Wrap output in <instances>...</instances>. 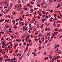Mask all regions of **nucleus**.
Instances as JSON below:
<instances>
[{"instance_id":"46","label":"nucleus","mask_w":62,"mask_h":62,"mask_svg":"<svg viewBox=\"0 0 62 62\" xmlns=\"http://www.w3.org/2000/svg\"><path fill=\"white\" fill-rule=\"evenodd\" d=\"M62 37V35H61L60 36V38H61V37Z\"/></svg>"},{"instance_id":"35","label":"nucleus","mask_w":62,"mask_h":62,"mask_svg":"<svg viewBox=\"0 0 62 62\" xmlns=\"http://www.w3.org/2000/svg\"><path fill=\"white\" fill-rule=\"evenodd\" d=\"M22 45V43H21L19 45V46H21Z\"/></svg>"},{"instance_id":"37","label":"nucleus","mask_w":62,"mask_h":62,"mask_svg":"<svg viewBox=\"0 0 62 62\" xmlns=\"http://www.w3.org/2000/svg\"><path fill=\"white\" fill-rule=\"evenodd\" d=\"M31 24H29V27H31Z\"/></svg>"},{"instance_id":"7","label":"nucleus","mask_w":62,"mask_h":62,"mask_svg":"<svg viewBox=\"0 0 62 62\" xmlns=\"http://www.w3.org/2000/svg\"><path fill=\"white\" fill-rule=\"evenodd\" d=\"M46 54H47V53H46V52H45L44 53V54L45 55H46Z\"/></svg>"},{"instance_id":"36","label":"nucleus","mask_w":62,"mask_h":62,"mask_svg":"<svg viewBox=\"0 0 62 62\" xmlns=\"http://www.w3.org/2000/svg\"><path fill=\"white\" fill-rule=\"evenodd\" d=\"M53 10H51L50 11V12L51 13H52V12H53Z\"/></svg>"},{"instance_id":"59","label":"nucleus","mask_w":62,"mask_h":62,"mask_svg":"<svg viewBox=\"0 0 62 62\" xmlns=\"http://www.w3.org/2000/svg\"><path fill=\"white\" fill-rule=\"evenodd\" d=\"M5 62H6L7 61V59H6L5 60Z\"/></svg>"},{"instance_id":"54","label":"nucleus","mask_w":62,"mask_h":62,"mask_svg":"<svg viewBox=\"0 0 62 62\" xmlns=\"http://www.w3.org/2000/svg\"><path fill=\"white\" fill-rule=\"evenodd\" d=\"M9 44H12V43L10 42H9Z\"/></svg>"},{"instance_id":"61","label":"nucleus","mask_w":62,"mask_h":62,"mask_svg":"<svg viewBox=\"0 0 62 62\" xmlns=\"http://www.w3.org/2000/svg\"><path fill=\"white\" fill-rule=\"evenodd\" d=\"M46 24H47V23H46L45 24V25H46Z\"/></svg>"},{"instance_id":"57","label":"nucleus","mask_w":62,"mask_h":62,"mask_svg":"<svg viewBox=\"0 0 62 62\" xmlns=\"http://www.w3.org/2000/svg\"><path fill=\"white\" fill-rule=\"evenodd\" d=\"M10 7H11V6H12V4H10Z\"/></svg>"},{"instance_id":"18","label":"nucleus","mask_w":62,"mask_h":62,"mask_svg":"<svg viewBox=\"0 0 62 62\" xmlns=\"http://www.w3.org/2000/svg\"><path fill=\"white\" fill-rule=\"evenodd\" d=\"M15 14H16V12H15V11L14 12V13L13 14V15H15Z\"/></svg>"},{"instance_id":"32","label":"nucleus","mask_w":62,"mask_h":62,"mask_svg":"<svg viewBox=\"0 0 62 62\" xmlns=\"http://www.w3.org/2000/svg\"><path fill=\"white\" fill-rule=\"evenodd\" d=\"M17 45L16 44L15 46H14V47H16L17 46Z\"/></svg>"},{"instance_id":"50","label":"nucleus","mask_w":62,"mask_h":62,"mask_svg":"<svg viewBox=\"0 0 62 62\" xmlns=\"http://www.w3.org/2000/svg\"><path fill=\"white\" fill-rule=\"evenodd\" d=\"M25 29V27H24L23 28V30H24V29Z\"/></svg>"},{"instance_id":"48","label":"nucleus","mask_w":62,"mask_h":62,"mask_svg":"<svg viewBox=\"0 0 62 62\" xmlns=\"http://www.w3.org/2000/svg\"><path fill=\"white\" fill-rule=\"evenodd\" d=\"M28 32H29V33H31V31H30V30H29L28 31Z\"/></svg>"},{"instance_id":"62","label":"nucleus","mask_w":62,"mask_h":62,"mask_svg":"<svg viewBox=\"0 0 62 62\" xmlns=\"http://www.w3.org/2000/svg\"><path fill=\"white\" fill-rule=\"evenodd\" d=\"M11 62H13V59H11Z\"/></svg>"},{"instance_id":"6","label":"nucleus","mask_w":62,"mask_h":62,"mask_svg":"<svg viewBox=\"0 0 62 62\" xmlns=\"http://www.w3.org/2000/svg\"><path fill=\"white\" fill-rule=\"evenodd\" d=\"M34 11V9H32L31 10V12H30V13H31V12L32 13V12H33Z\"/></svg>"},{"instance_id":"17","label":"nucleus","mask_w":62,"mask_h":62,"mask_svg":"<svg viewBox=\"0 0 62 62\" xmlns=\"http://www.w3.org/2000/svg\"><path fill=\"white\" fill-rule=\"evenodd\" d=\"M13 28H14V29H16V28H17V27H15L14 26Z\"/></svg>"},{"instance_id":"34","label":"nucleus","mask_w":62,"mask_h":62,"mask_svg":"<svg viewBox=\"0 0 62 62\" xmlns=\"http://www.w3.org/2000/svg\"><path fill=\"white\" fill-rule=\"evenodd\" d=\"M21 39H18V41H21Z\"/></svg>"},{"instance_id":"38","label":"nucleus","mask_w":62,"mask_h":62,"mask_svg":"<svg viewBox=\"0 0 62 62\" xmlns=\"http://www.w3.org/2000/svg\"><path fill=\"white\" fill-rule=\"evenodd\" d=\"M43 31H44V29H43L42 31V33H43Z\"/></svg>"},{"instance_id":"22","label":"nucleus","mask_w":62,"mask_h":62,"mask_svg":"<svg viewBox=\"0 0 62 62\" xmlns=\"http://www.w3.org/2000/svg\"><path fill=\"white\" fill-rule=\"evenodd\" d=\"M22 58H23V57H21L19 59V60H21V59H22Z\"/></svg>"},{"instance_id":"2","label":"nucleus","mask_w":62,"mask_h":62,"mask_svg":"<svg viewBox=\"0 0 62 62\" xmlns=\"http://www.w3.org/2000/svg\"><path fill=\"white\" fill-rule=\"evenodd\" d=\"M49 57L50 59H52V55L50 54L49 56Z\"/></svg>"},{"instance_id":"3","label":"nucleus","mask_w":62,"mask_h":62,"mask_svg":"<svg viewBox=\"0 0 62 62\" xmlns=\"http://www.w3.org/2000/svg\"><path fill=\"white\" fill-rule=\"evenodd\" d=\"M49 1L50 2V3H51V4H52L53 2V0H49Z\"/></svg>"},{"instance_id":"12","label":"nucleus","mask_w":62,"mask_h":62,"mask_svg":"<svg viewBox=\"0 0 62 62\" xmlns=\"http://www.w3.org/2000/svg\"><path fill=\"white\" fill-rule=\"evenodd\" d=\"M6 46V45H4V46H2V48H4V46Z\"/></svg>"},{"instance_id":"39","label":"nucleus","mask_w":62,"mask_h":62,"mask_svg":"<svg viewBox=\"0 0 62 62\" xmlns=\"http://www.w3.org/2000/svg\"><path fill=\"white\" fill-rule=\"evenodd\" d=\"M44 21H45V19L44 18L43 19V20H42V22H44Z\"/></svg>"},{"instance_id":"51","label":"nucleus","mask_w":62,"mask_h":62,"mask_svg":"<svg viewBox=\"0 0 62 62\" xmlns=\"http://www.w3.org/2000/svg\"><path fill=\"white\" fill-rule=\"evenodd\" d=\"M46 43H47L48 42V41H47V40H46L45 41Z\"/></svg>"},{"instance_id":"60","label":"nucleus","mask_w":62,"mask_h":62,"mask_svg":"<svg viewBox=\"0 0 62 62\" xmlns=\"http://www.w3.org/2000/svg\"><path fill=\"white\" fill-rule=\"evenodd\" d=\"M7 1H6L5 3H4V4H7Z\"/></svg>"},{"instance_id":"47","label":"nucleus","mask_w":62,"mask_h":62,"mask_svg":"<svg viewBox=\"0 0 62 62\" xmlns=\"http://www.w3.org/2000/svg\"><path fill=\"white\" fill-rule=\"evenodd\" d=\"M46 7V8H47V7H48V5H46L45 6Z\"/></svg>"},{"instance_id":"23","label":"nucleus","mask_w":62,"mask_h":62,"mask_svg":"<svg viewBox=\"0 0 62 62\" xmlns=\"http://www.w3.org/2000/svg\"><path fill=\"white\" fill-rule=\"evenodd\" d=\"M30 30H31L32 29V28L31 27H30L29 28Z\"/></svg>"},{"instance_id":"55","label":"nucleus","mask_w":62,"mask_h":62,"mask_svg":"<svg viewBox=\"0 0 62 62\" xmlns=\"http://www.w3.org/2000/svg\"><path fill=\"white\" fill-rule=\"evenodd\" d=\"M56 19H57V18L56 17H55V18L54 19L55 20V21H56Z\"/></svg>"},{"instance_id":"1","label":"nucleus","mask_w":62,"mask_h":62,"mask_svg":"<svg viewBox=\"0 0 62 62\" xmlns=\"http://www.w3.org/2000/svg\"><path fill=\"white\" fill-rule=\"evenodd\" d=\"M1 43H2V45H4V44H5L6 43V42L4 41H3Z\"/></svg>"},{"instance_id":"58","label":"nucleus","mask_w":62,"mask_h":62,"mask_svg":"<svg viewBox=\"0 0 62 62\" xmlns=\"http://www.w3.org/2000/svg\"><path fill=\"white\" fill-rule=\"evenodd\" d=\"M31 38H32L33 37V36H32V35L31 34Z\"/></svg>"},{"instance_id":"43","label":"nucleus","mask_w":62,"mask_h":62,"mask_svg":"<svg viewBox=\"0 0 62 62\" xmlns=\"http://www.w3.org/2000/svg\"><path fill=\"white\" fill-rule=\"evenodd\" d=\"M4 39V38H2L1 39V41H2V40H3Z\"/></svg>"},{"instance_id":"8","label":"nucleus","mask_w":62,"mask_h":62,"mask_svg":"<svg viewBox=\"0 0 62 62\" xmlns=\"http://www.w3.org/2000/svg\"><path fill=\"white\" fill-rule=\"evenodd\" d=\"M23 11H20V14H23Z\"/></svg>"},{"instance_id":"20","label":"nucleus","mask_w":62,"mask_h":62,"mask_svg":"<svg viewBox=\"0 0 62 62\" xmlns=\"http://www.w3.org/2000/svg\"><path fill=\"white\" fill-rule=\"evenodd\" d=\"M24 24L26 26H27V23H25Z\"/></svg>"},{"instance_id":"4","label":"nucleus","mask_w":62,"mask_h":62,"mask_svg":"<svg viewBox=\"0 0 62 62\" xmlns=\"http://www.w3.org/2000/svg\"><path fill=\"white\" fill-rule=\"evenodd\" d=\"M50 35L51 33H48L47 35V36H50Z\"/></svg>"},{"instance_id":"45","label":"nucleus","mask_w":62,"mask_h":62,"mask_svg":"<svg viewBox=\"0 0 62 62\" xmlns=\"http://www.w3.org/2000/svg\"><path fill=\"white\" fill-rule=\"evenodd\" d=\"M25 35H26V34H24V36H23V37H25Z\"/></svg>"},{"instance_id":"19","label":"nucleus","mask_w":62,"mask_h":62,"mask_svg":"<svg viewBox=\"0 0 62 62\" xmlns=\"http://www.w3.org/2000/svg\"><path fill=\"white\" fill-rule=\"evenodd\" d=\"M57 46H55V49H56V48H57Z\"/></svg>"},{"instance_id":"5","label":"nucleus","mask_w":62,"mask_h":62,"mask_svg":"<svg viewBox=\"0 0 62 62\" xmlns=\"http://www.w3.org/2000/svg\"><path fill=\"white\" fill-rule=\"evenodd\" d=\"M5 27H6V28H9V27L7 25H5Z\"/></svg>"},{"instance_id":"31","label":"nucleus","mask_w":62,"mask_h":62,"mask_svg":"<svg viewBox=\"0 0 62 62\" xmlns=\"http://www.w3.org/2000/svg\"><path fill=\"white\" fill-rule=\"evenodd\" d=\"M22 41L23 42H24V38L23 39V40Z\"/></svg>"},{"instance_id":"63","label":"nucleus","mask_w":62,"mask_h":62,"mask_svg":"<svg viewBox=\"0 0 62 62\" xmlns=\"http://www.w3.org/2000/svg\"><path fill=\"white\" fill-rule=\"evenodd\" d=\"M2 16V14H0V17H1Z\"/></svg>"},{"instance_id":"49","label":"nucleus","mask_w":62,"mask_h":62,"mask_svg":"<svg viewBox=\"0 0 62 62\" xmlns=\"http://www.w3.org/2000/svg\"><path fill=\"white\" fill-rule=\"evenodd\" d=\"M13 55H15V53H14L13 54Z\"/></svg>"},{"instance_id":"44","label":"nucleus","mask_w":62,"mask_h":62,"mask_svg":"<svg viewBox=\"0 0 62 62\" xmlns=\"http://www.w3.org/2000/svg\"><path fill=\"white\" fill-rule=\"evenodd\" d=\"M19 19H16V22H17L18 21H19Z\"/></svg>"},{"instance_id":"53","label":"nucleus","mask_w":62,"mask_h":62,"mask_svg":"<svg viewBox=\"0 0 62 62\" xmlns=\"http://www.w3.org/2000/svg\"><path fill=\"white\" fill-rule=\"evenodd\" d=\"M37 6H40V5L39 4H37Z\"/></svg>"},{"instance_id":"14","label":"nucleus","mask_w":62,"mask_h":62,"mask_svg":"<svg viewBox=\"0 0 62 62\" xmlns=\"http://www.w3.org/2000/svg\"><path fill=\"white\" fill-rule=\"evenodd\" d=\"M53 25H54V27H55V26H56V24H55V23H54L53 24Z\"/></svg>"},{"instance_id":"10","label":"nucleus","mask_w":62,"mask_h":62,"mask_svg":"<svg viewBox=\"0 0 62 62\" xmlns=\"http://www.w3.org/2000/svg\"><path fill=\"white\" fill-rule=\"evenodd\" d=\"M36 26H37V27L38 28H39V25L37 24L36 25Z\"/></svg>"},{"instance_id":"9","label":"nucleus","mask_w":62,"mask_h":62,"mask_svg":"<svg viewBox=\"0 0 62 62\" xmlns=\"http://www.w3.org/2000/svg\"><path fill=\"white\" fill-rule=\"evenodd\" d=\"M34 54H33V55H34V56H36L37 55V53H34Z\"/></svg>"},{"instance_id":"15","label":"nucleus","mask_w":62,"mask_h":62,"mask_svg":"<svg viewBox=\"0 0 62 62\" xmlns=\"http://www.w3.org/2000/svg\"><path fill=\"white\" fill-rule=\"evenodd\" d=\"M21 55H22V53H20L19 55V57H21Z\"/></svg>"},{"instance_id":"41","label":"nucleus","mask_w":62,"mask_h":62,"mask_svg":"<svg viewBox=\"0 0 62 62\" xmlns=\"http://www.w3.org/2000/svg\"><path fill=\"white\" fill-rule=\"evenodd\" d=\"M45 8H46V6H45L43 7V8H44V9Z\"/></svg>"},{"instance_id":"28","label":"nucleus","mask_w":62,"mask_h":62,"mask_svg":"<svg viewBox=\"0 0 62 62\" xmlns=\"http://www.w3.org/2000/svg\"><path fill=\"white\" fill-rule=\"evenodd\" d=\"M58 52L59 53H61V51H59Z\"/></svg>"},{"instance_id":"56","label":"nucleus","mask_w":62,"mask_h":62,"mask_svg":"<svg viewBox=\"0 0 62 62\" xmlns=\"http://www.w3.org/2000/svg\"><path fill=\"white\" fill-rule=\"evenodd\" d=\"M23 19L24 18V15H23Z\"/></svg>"},{"instance_id":"30","label":"nucleus","mask_w":62,"mask_h":62,"mask_svg":"<svg viewBox=\"0 0 62 62\" xmlns=\"http://www.w3.org/2000/svg\"><path fill=\"white\" fill-rule=\"evenodd\" d=\"M13 23H16V22H15V20H13Z\"/></svg>"},{"instance_id":"26","label":"nucleus","mask_w":62,"mask_h":62,"mask_svg":"<svg viewBox=\"0 0 62 62\" xmlns=\"http://www.w3.org/2000/svg\"><path fill=\"white\" fill-rule=\"evenodd\" d=\"M54 38V36H52L51 37V39H53Z\"/></svg>"},{"instance_id":"40","label":"nucleus","mask_w":62,"mask_h":62,"mask_svg":"<svg viewBox=\"0 0 62 62\" xmlns=\"http://www.w3.org/2000/svg\"><path fill=\"white\" fill-rule=\"evenodd\" d=\"M9 20H7V22H9Z\"/></svg>"},{"instance_id":"33","label":"nucleus","mask_w":62,"mask_h":62,"mask_svg":"<svg viewBox=\"0 0 62 62\" xmlns=\"http://www.w3.org/2000/svg\"><path fill=\"white\" fill-rule=\"evenodd\" d=\"M38 19H40V18L39 17V16H38Z\"/></svg>"},{"instance_id":"64","label":"nucleus","mask_w":62,"mask_h":62,"mask_svg":"<svg viewBox=\"0 0 62 62\" xmlns=\"http://www.w3.org/2000/svg\"><path fill=\"white\" fill-rule=\"evenodd\" d=\"M44 4V3L43 2L42 3V5H43Z\"/></svg>"},{"instance_id":"29","label":"nucleus","mask_w":62,"mask_h":62,"mask_svg":"<svg viewBox=\"0 0 62 62\" xmlns=\"http://www.w3.org/2000/svg\"><path fill=\"white\" fill-rule=\"evenodd\" d=\"M27 55H28V56H29V53H28L27 54Z\"/></svg>"},{"instance_id":"42","label":"nucleus","mask_w":62,"mask_h":62,"mask_svg":"<svg viewBox=\"0 0 62 62\" xmlns=\"http://www.w3.org/2000/svg\"><path fill=\"white\" fill-rule=\"evenodd\" d=\"M58 50H59L58 48L57 49V50L55 51V52H57V51H58Z\"/></svg>"},{"instance_id":"16","label":"nucleus","mask_w":62,"mask_h":62,"mask_svg":"<svg viewBox=\"0 0 62 62\" xmlns=\"http://www.w3.org/2000/svg\"><path fill=\"white\" fill-rule=\"evenodd\" d=\"M18 9V11H21V8Z\"/></svg>"},{"instance_id":"13","label":"nucleus","mask_w":62,"mask_h":62,"mask_svg":"<svg viewBox=\"0 0 62 62\" xmlns=\"http://www.w3.org/2000/svg\"><path fill=\"white\" fill-rule=\"evenodd\" d=\"M38 36H39V37H41V34H39V35Z\"/></svg>"},{"instance_id":"27","label":"nucleus","mask_w":62,"mask_h":62,"mask_svg":"<svg viewBox=\"0 0 62 62\" xmlns=\"http://www.w3.org/2000/svg\"><path fill=\"white\" fill-rule=\"evenodd\" d=\"M18 9L19 8H21V7H20L19 6H17V7Z\"/></svg>"},{"instance_id":"24","label":"nucleus","mask_w":62,"mask_h":62,"mask_svg":"<svg viewBox=\"0 0 62 62\" xmlns=\"http://www.w3.org/2000/svg\"><path fill=\"white\" fill-rule=\"evenodd\" d=\"M54 58H53L52 59V62H54Z\"/></svg>"},{"instance_id":"25","label":"nucleus","mask_w":62,"mask_h":62,"mask_svg":"<svg viewBox=\"0 0 62 62\" xmlns=\"http://www.w3.org/2000/svg\"><path fill=\"white\" fill-rule=\"evenodd\" d=\"M19 24V23L18 22H17L16 23V25H17L18 24Z\"/></svg>"},{"instance_id":"21","label":"nucleus","mask_w":62,"mask_h":62,"mask_svg":"<svg viewBox=\"0 0 62 62\" xmlns=\"http://www.w3.org/2000/svg\"><path fill=\"white\" fill-rule=\"evenodd\" d=\"M18 3H21V1H20V0H19L18 1Z\"/></svg>"},{"instance_id":"11","label":"nucleus","mask_w":62,"mask_h":62,"mask_svg":"<svg viewBox=\"0 0 62 62\" xmlns=\"http://www.w3.org/2000/svg\"><path fill=\"white\" fill-rule=\"evenodd\" d=\"M6 33H7V34H8V31L7 30H6Z\"/></svg>"},{"instance_id":"52","label":"nucleus","mask_w":62,"mask_h":62,"mask_svg":"<svg viewBox=\"0 0 62 62\" xmlns=\"http://www.w3.org/2000/svg\"><path fill=\"white\" fill-rule=\"evenodd\" d=\"M57 7L58 8L59 7H59H60V6L59 5L58 6H57Z\"/></svg>"}]
</instances>
